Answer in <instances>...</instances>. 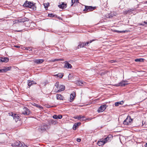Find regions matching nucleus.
Returning <instances> with one entry per match:
<instances>
[{
    "instance_id": "nucleus-1",
    "label": "nucleus",
    "mask_w": 147,
    "mask_h": 147,
    "mask_svg": "<svg viewBox=\"0 0 147 147\" xmlns=\"http://www.w3.org/2000/svg\"><path fill=\"white\" fill-rule=\"evenodd\" d=\"M23 6L24 7L30 8L32 10H35L36 9L35 3H34L33 2L26 1L23 5Z\"/></svg>"
},
{
    "instance_id": "nucleus-2",
    "label": "nucleus",
    "mask_w": 147,
    "mask_h": 147,
    "mask_svg": "<svg viewBox=\"0 0 147 147\" xmlns=\"http://www.w3.org/2000/svg\"><path fill=\"white\" fill-rule=\"evenodd\" d=\"M50 128L48 125L45 123H43L38 127V131L41 132L45 131L46 129H49Z\"/></svg>"
},
{
    "instance_id": "nucleus-3",
    "label": "nucleus",
    "mask_w": 147,
    "mask_h": 147,
    "mask_svg": "<svg viewBox=\"0 0 147 147\" xmlns=\"http://www.w3.org/2000/svg\"><path fill=\"white\" fill-rule=\"evenodd\" d=\"M11 146L13 147L18 146L19 147H27V146L25 145L23 143H21L20 142H16L12 143L11 145Z\"/></svg>"
},
{
    "instance_id": "nucleus-4",
    "label": "nucleus",
    "mask_w": 147,
    "mask_h": 147,
    "mask_svg": "<svg viewBox=\"0 0 147 147\" xmlns=\"http://www.w3.org/2000/svg\"><path fill=\"white\" fill-rule=\"evenodd\" d=\"M132 119H131L130 116H127L126 119L124 121L123 124L125 125H130L132 123Z\"/></svg>"
},
{
    "instance_id": "nucleus-5",
    "label": "nucleus",
    "mask_w": 147,
    "mask_h": 147,
    "mask_svg": "<svg viewBox=\"0 0 147 147\" xmlns=\"http://www.w3.org/2000/svg\"><path fill=\"white\" fill-rule=\"evenodd\" d=\"M85 8L83 10L87 12L92 11L95 8V7H93L91 6H85Z\"/></svg>"
},
{
    "instance_id": "nucleus-6",
    "label": "nucleus",
    "mask_w": 147,
    "mask_h": 147,
    "mask_svg": "<svg viewBox=\"0 0 147 147\" xmlns=\"http://www.w3.org/2000/svg\"><path fill=\"white\" fill-rule=\"evenodd\" d=\"M22 113L25 115H28L30 113V111L28 108L26 107H24Z\"/></svg>"
},
{
    "instance_id": "nucleus-7",
    "label": "nucleus",
    "mask_w": 147,
    "mask_h": 147,
    "mask_svg": "<svg viewBox=\"0 0 147 147\" xmlns=\"http://www.w3.org/2000/svg\"><path fill=\"white\" fill-rule=\"evenodd\" d=\"M107 106L106 105H101L98 108L97 111L98 113L102 112L104 111L106 108Z\"/></svg>"
},
{
    "instance_id": "nucleus-8",
    "label": "nucleus",
    "mask_w": 147,
    "mask_h": 147,
    "mask_svg": "<svg viewBox=\"0 0 147 147\" xmlns=\"http://www.w3.org/2000/svg\"><path fill=\"white\" fill-rule=\"evenodd\" d=\"M9 60L8 58L5 57H0V62L6 63Z\"/></svg>"
},
{
    "instance_id": "nucleus-9",
    "label": "nucleus",
    "mask_w": 147,
    "mask_h": 147,
    "mask_svg": "<svg viewBox=\"0 0 147 147\" xmlns=\"http://www.w3.org/2000/svg\"><path fill=\"white\" fill-rule=\"evenodd\" d=\"M11 68L10 67H6L4 68V69H0V72H6L7 71L9 70Z\"/></svg>"
},
{
    "instance_id": "nucleus-10",
    "label": "nucleus",
    "mask_w": 147,
    "mask_h": 147,
    "mask_svg": "<svg viewBox=\"0 0 147 147\" xmlns=\"http://www.w3.org/2000/svg\"><path fill=\"white\" fill-rule=\"evenodd\" d=\"M105 144V142L103 139H101L97 142V144L99 146H102Z\"/></svg>"
},
{
    "instance_id": "nucleus-11",
    "label": "nucleus",
    "mask_w": 147,
    "mask_h": 147,
    "mask_svg": "<svg viewBox=\"0 0 147 147\" xmlns=\"http://www.w3.org/2000/svg\"><path fill=\"white\" fill-rule=\"evenodd\" d=\"M76 93L73 92L71 94L70 96V102H72L73 100L74 97L76 96Z\"/></svg>"
},
{
    "instance_id": "nucleus-12",
    "label": "nucleus",
    "mask_w": 147,
    "mask_h": 147,
    "mask_svg": "<svg viewBox=\"0 0 147 147\" xmlns=\"http://www.w3.org/2000/svg\"><path fill=\"white\" fill-rule=\"evenodd\" d=\"M112 138V136L111 135H109L106 138L103 139L104 141V142H105V143H106L107 142H108L109 140H110V138Z\"/></svg>"
},
{
    "instance_id": "nucleus-13",
    "label": "nucleus",
    "mask_w": 147,
    "mask_h": 147,
    "mask_svg": "<svg viewBox=\"0 0 147 147\" xmlns=\"http://www.w3.org/2000/svg\"><path fill=\"white\" fill-rule=\"evenodd\" d=\"M28 85L30 87L34 84H36V83L33 80H28L27 81Z\"/></svg>"
},
{
    "instance_id": "nucleus-14",
    "label": "nucleus",
    "mask_w": 147,
    "mask_h": 147,
    "mask_svg": "<svg viewBox=\"0 0 147 147\" xmlns=\"http://www.w3.org/2000/svg\"><path fill=\"white\" fill-rule=\"evenodd\" d=\"M13 117L16 122L20 120V117L18 115L15 114Z\"/></svg>"
},
{
    "instance_id": "nucleus-15",
    "label": "nucleus",
    "mask_w": 147,
    "mask_h": 147,
    "mask_svg": "<svg viewBox=\"0 0 147 147\" xmlns=\"http://www.w3.org/2000/svg\"><path fill=\"white\" fill-rule=\"evenodd\" d=\"M125 81H122L118 84H116L115 85L116 86H124L125 85L127 84L125 83Z\"/></svg>"
},
{
    "instance_id": "nucleus-16",
    "label": "nucleus",
    "mask_w": 147,
    "mask_h": 147,
    "mask_svg": "<svg viewBox=\"0 0 147 147\" xmlns=\"http://www.w3.org/2000/svg\"><path fill=\"white\" fill-rule=\"evenodd\" d=\"M85 83L86 82H83L80 80L77 81L76 82V84L77 85L79 86H83V85H84Z\"/></svg>"
},
{
    "instance_id": "nucleus-17",
    "label": "nucleus",
    "mask_w": 147,
    "mask_h": 147,
    "mask_svg": "<svg viewBox=\"0 0 147 147\" xmlns=\"http://www.w3.org/2000/svg\"><path fill=\"white\" fill-rule=\"evenodd\" d=\"M64 67L65 68H71L72 67V66L71 64H69L67 61L65 64Z\"/></svg>"
},
{
    "instance_id": "nucleus-18",
    "label": "nucleus",
    "mask_w": 147,
    "mask_h": 147,
    "mask_svg": "<svg viewBox=\"0 0 147 147\" xmlns=\"http://www.w3.org/2000/svg\"><path fill=\"white\" fill-rule=\"evenodd\" d=\"M65 86L63 85H61L58 88L59 90L57 91V92H60L64 90L65 89Z\"/></svg>"
},
{
    "instance_id": "nucleus-19",
    "label": "nucleus",
    "mask_w": 147,
    "mask_h": 147,
    "mask_svg": "<svg viewBox=\"0 0 147 147\" xmlns=\"http://www.w3.org/2000/svg\"><path fill=\"white\" fill-rule=\"evenodd\" d=\"M44 61V60L43 59H35L34 61L35 63L38 64L41 63Z\"/></svg>"
},
{
    "instance_id": "nucleus-20",
    "label": "nucleus",
    "mask_w": 147,
    "mask_h": 147,
    "mask_svg": "<svg viewBox=\"0 0 147 147\" xmlns=\"http://www.w3.org/2000/svg\"><path fill=\"white\" fill-rule=\"evenodd\" d=\"M86 46L85 42H80L79 43V44L78 46V48L79 49L81 47H83Z\"/></svg>"
},
{
    "instance_id": "nucleus-21",
    "label": "nucleus",
    "mask_w": 147,
    "mask_h": 147,
    "mask_svg": "<svg viewBox=\"0 0 147 147\" xmlns=\"http://www.w3.org/2000/svg\"><path fill=\"white\" fill-rule=\"evenodd\" d=\"M58 6L59 8L63 9L67 7V4L62 3L61 5H59Z\"/></svg>"
},
{
    "instance_id": "nucleus-22",
    "label": "nucleus",
    "mask_w": 147,
    "mask_h": 147,
    "mask_svg": "<svg viewBox=\"0 0 147 147\" xmlns=\"http://www.w3.org/2000/svg\"><path fill=\"white\" fill-rule=\"evenodd\" d=\"M56 98L58 100H63V96L59 94H57L56 95Z\"/></svg>"
},
{
    "instance_id": "nucleus-23",
    "label": "nucleus",
    "mask_w": 147,
    "mask_h": 147,
    "mask_svg": "<svg viewBox=\"0 0 147 147\" xmlns=\"http://www.w3.org/2000/svg\"><path fill=\"white\" fill-rule=\"evenodd\" d=\"M123 101H121L120 102H116L115 104V105L116 106H118L119 105H122L123 103Z\"/></svg>"
},
{
    "instance_id": "nucleus-24",
    "label": "nucleus",
    "mask_w": 147,
    "mask_h": 147,
    "mask_svg": "<svg viewBox=\"0 0 147 147\" xmlns=\"http://www.w3.org/2000/svg\"><path fill=\"white\" fill-rule=\"evenodd\" d=\"M80 123H77L75 124L73 127V129L74 130H76L77 128V127L79 125H80Z\"/></svg>"
},
{
    "instance_id": "nucleus-25",
    "label": "nucleus",
    "mask_w": 147,
    "mask_h": 147,
    "mask_svg": "<svg viewBox=\"0 0 147 147\" xmlns=\"http://www.w3.org/2000/svg\"><path fill=\"white\" fill-rule=\"evenodd\" d=\"M75 119H77L78 120H80L81 119L84 118V116L82 115H79L76 116L75 117H74Z\"/></svg>"
},
{
    "instance_id": "nucleus-26",
    "label": "nucleus",
    "mask_w": 147,
    "mask_h": 147,
    "mask_svg": "<svg viewBox=\"0 0 147 147\" xmlns=\"http://www.w3.org/2000/svg\"><path fill=\"white\" fill-rule=\"evenodd\" d=\"M72 4L71 5V6H72L74 4L76 3H79V0H72L71 2Z\"/></svg>"
},
{
    "instance_id": "nucleus-27",
    "label": "nucleus",
    "mask_w": 147,
    "mask_h": 147,
    "mask_svg": "<svg viewBox=\"0 0 147 147\" xmlns=\"http://www.w3.org/2000/svg\"><path fill=\"white\" fill-rule=\"evenodd\" d=\"M144 59L142 58L136 59H135V61L136 62H143Z\"/></svg>"
},
{
    "instance_id": "nucleus-28",
    "label": "nucleus",
    "mask_w": 147,
    "mask_h": 147,
    "mask_svg": "<svg viewBox=\"0 0 147 147\" xmlns=\"http://www.w3.org/2000/svg\"><path fill=\"white\" fill-rule=\"evenodd\" d=\"M33 105L34 106H35L38 108H39L40 109H42L43 107H42L40 105H39L38 104H36L35 103H34V104H33Z\"/></svg>"
},
{
    "instance_id": "nucleus-29",
    "label": "nucleus",
    "mask_w": 147,
    "mask_h": 147,
    "mask_svg": "<svg viewBox=\"0 0 147 147\" xmlns=\"http://www.w3.org/2000/svg\"><path fill=\"white\" fill-rule=\"evenodd\" d=\"M49 4L48 2L46 3H44L43 4L44 7L45 9L48 8L49 6Z\"/></svg>"
},
{
    "instance_id": "nucleus-30",
    "label": "nucleus",
    "mask_w": 147,
    "mask_h": 147,
    "mask_svg": "<svg viewBox=\"0 0 147 147\" xmlns=\"http://www.w3.org/2000/svg\"><path fill=\"white\" fill-rule=\"evenodd\" d=\"M94 40H90L89 41L87 42H85V44H86V46H89V43H91L92 41H94Z\"/></svg>"
},
{
    "instance_id": "nucleus-31",
    "label": "nucleus",
    "mask_w": 147,
    "mask_h": 147,
    "mask_svg": "<svg viewBox=\"0 0 147 147\" xmlns=\"http://www.w3.org/2000/svg\"><path fill=\"white\" fill-rule=\"evenodd\" d=\"M48 16L50 17H56L57 16L56 15H54L52 13L49 14Z\"/></svg>"
},
{
    "instance_id": "nucleus-32",
    "label": "nucleus",
    "mask_w": 147,
    "mask_h": 147,
    "mask_svg": "<svg viewBox=\"0 0 147 147\" xmlns=\"http://www.w3.org/2000/svg\"><path fill=\"white\" fill-rule=\"evenodd\" d=\"M57 75H58V77H59L60 78H62L63 76V74L62 73H59L57 74Z\"/></svg>"
},
{
    "instance_id": "nucleus-33",
    "label": "nucleus",
    "mask_w": 147,
    "mask_h": 147,
    "mask_svg": "<svg viewBox=\"0 0 147 147\" xmlns=\"http://www.w3.org/2000/svg\"><path fill=\"white\" fill-rule=\"evenodd\" d=\"M73 76L72 74H69L68 76V79L71 80Z\"/></svg>"
},
{
    "instance_id": "nucleus-34",
    "label": "nucleus",
    "mask_w": 147,
    "mask_h": 147,
    "mask_svg": "<svg viewBox=\"0 0 147 147\" xmlns=\"http://www.w3.org/2000/svg\"><path fill=\"white\" fill-rule=\"evenodd\" d=\"M126 30L120 31L119 30H115V32H117V33H121V32L125 33L126 32Z\"/></svg>"
},
{
    "instance_id": "nucleus-35",
    "label": "nucleus",
    "mask_w": 147,
    "mask_h": 147,
    "mask_svg": "<svg viewBox=\"0 0 147 147\" xmlns=\"http://www.w3.org/2000/svg\"><path fill=\"white\" fill-rule=\"evenodd\" d=\"M59 82H57L55 84V86L57 88H58L59 86Z\"/></svg>"
},
{
    "instance_id": "nucleus-36",
    "label": "nucleus",
    "mask_w": 147,
    "mask_h": 147,
    "mask_svg": "<svg viewBox=\"0 0 147 147\" xmlns=\"http://www.w3.org/2000/svg\"><path fill=\"white\" fill-rule=\"evenodd\" d=\"M56 123V121H55L54 120H51V121L50 122V124H55Z\"/></svg>"
},
{
    "instance_id": "nucleus-37",
    "label": "nucleus",
    "mask_w": 147,
    "mask_h": 147,
    "mask_svg": "<svg viewBox=\"0 0 147 147\" xmlns=\"http://www.w3.org/2000/svg\"><path fill=\"white\" fill-rule=\"evenodd\" d=\"M62 116L61 115H57V119H61L62 118Z\"/></svg>"
},
{
    "instance_id": "nucleus-38",
    "label": "nucleus",
    "mask_w": 147,
    "mask_h": 147,
    "mask_svg": "<svg viewBox=\"0 0 147 147\" xmlns=\"http://www.w3.org/2000/svg\"><path fill=\"white\" fill-rule=\"evenodd\" d=\"M57 115H55L53 117V118L56 119H57Z\"/></svg>"
},
{
    "instance_id": "nucleus-39",
    "label": "nucleus",
    "mask_w": 147,
    "mask_h": 147,
    "mask_svg": "<svg viewBox=\"0 0 147 147\" xmlns=\"http://www.w3.org/2000/svg\"><path fill=\"white\" fill-rule=\"evenodd\" d=\"M143 23L144 24L142 23L141 24H140L141 25H143V26L145 24H147V22H146L144 21V22Z\"/></svg>"
},
{
    "instance_id": "nucleus-40",
    "label": "nucleus",
    "mask_w": 147,
    "mask_h": 147,
    "mask_svg": "<svg viewBox=\"0 0 147 147\" xmlns=\"http://www.w3.org/2000/svg\"><path fill=\"white\" fill-rule=\"evenodd\" d=\"M63 59H56V61H63Z\"/></svg>"
},
{
    "instance_id": "nucleus-41",
    "label": "nucleus",
    "mask_w": 147,
    "mask_h": 147,
    "mask_svg": "<svg viewBox=\"0 0 147 147\" xmlns=\"http://www.w3.org/2000/svg\"><path fill=\"white\" fill-rule=\"evenodd\" d=\"M77 141L78 142H80L81 141V139L79 138H77Z\"/></svg>"
},
{
    "instance_id": "nucleus-42",
    "label": "nucleus",
    "mask_w": 147,
    "mask_h": 147,
    "mask_svg": "<svg viewBox=\"0 0 147 147\" xmlns=\"http://www.w3.org/2000/svg\"><path fill=\"white\" fill-rule=\"evenodd\" d=\"M115 61H114V60H111L110 61V62L111 63H114L115 62Z\"/></svg>"
},
{
    "instance_id": "nucleus-43",
    "label": "nucleus",
    "mask_w": 147,
    "mask_h": 147,
    "mask_svg": "<svg viewBox=\"0 0 147 147\" xmlns=\"http://www.w3.org/2000/svg\"><path fill=\"white\" fill-rule=\"evenodd\" d=\"M21 20L20 21V22H24V20L23 19H20Z\"/></svg>"
},
{
    "instance_id": "nucleus-44",
    "label": "nucleus",
    "mask_w": 147,
    "mask_h": 147,
    "mask_svg": "<svg viewBox=\"0 0 147 147\" xmlns=\"http://www.w3.org/2000/svg\"><path fill=\"white\" fill-rule=\"evenodd\" d=\"M14 47L17 48H19L20 47V46L18 45H16Z\"/></svg>"
},
{
    "instance_id": "nucleus-45",
    "label": "nucleus",
    "mask_w": 147,
    "mask_h": 147,
    "mask_svg": "<svg viewBox=\"0 0 147 147\" xmlns=\"http://www.w3.org/2000/svg\"><path fill=\"white\" fill-rule=\"evenodd\" d=\"M56 61V59H54V60H53V61H52L53 62H55V61Z\"/></svg>"
},
{
    "instance_id": "nucleus-46",
    "label": "nucleus",
    "mask_w": 147,
    "mask_h": 147,
    "mask_svg": "<svg viewBox=\"0 0 147 147\" xmlns=\"http://www.w3.org/2000/svg\"><path fill=\"white\" fill-rule=\"evenodd\" d=\"M145 147H147V143L144 145Z\"/></svg>"
},
{
    "instance_id": "nucleus-47",
    "label": "nucleus",
    "mask_w": 147,
    "mask_h": 147,
    "mask_svg": "<svg viewBox=\"0 0 147 147\" xmlns=\"http://www.w3.org/2000/svg\"><path fill=\"white\" fill-rule=\"evenodd\" d=\"M33 49V48H31L30 49V50H29L32 51Z\"/></svg>"
},
{
    "instance_id": "nucleus-48",
    "label": "nucleus",
    "mask_w": 147,
    "mask_h": 147,
    "mask_svg": "<svg viewBox=\"0 0 147 147\" xmlns=\"http://www.w3.org/2000/svg\"><path fill=\"white\" fill-rule=\"evenodd\" d=\"M30 48V47H27L26 48L27 50H28Z\"/></svg>"
},
{
    "instance_id": "nucleus-49",
    "label": "nucleus",
    "mask_w": 147,
    "mask_h": 147,
    "mask_svg": "<svg viewBox=\"0 0 147 147\" xmlns=\"http://www.w3.org/2000/svg\"><path fill=\"white\" fill-rule=\"evenodd\" d=\"M91 119L88 118V120H90Z\"/></svg>"
},
{
    "instance_id": "nucleus-50",
    "label": "nucleus",
    "mask_w": 147,
    "mask_h": 147,
    "mask_svg": "<svg viewBox=\"0 0 147 147\" xmlns=\"http://www.w3.org/2000/svg\"><path fill=\"white\" fill-rule=\"evenodd\" d=\"M144 3L145 4V3H147L146 2V1Z\"/></svg>"
},
{
    "instance_id": "nucleus-51",
    "label": "nucleus",
    "mask_w": 147,
    "mask_h": 147,
    "mask_svg": "<svg viewBox=\"0 0 147 147\" xmlns=\"http://www.w3.org/2000/svg\"><path fill=\"white\" fill-rule=\"evenodd\" d=\"M88 120V119L87 118V119H86V120Z\"/></svg>"
},
{
    "instance_id": "nucleus-52",
    "label": "nucleus",
    "mask_w": 147,
    "mask_h": 147,
    "mask_svg": "<svg viewBox=\"0 0 147 147\" xmlns=\"http://www.w3.org/2000/svg\"><path fill=\"white\" fill-rule=\"evenodd\" d=\"M56 76H57L58 77V75H57V74L55 75Z\"/></svg>"
},
{
    "instance_id": "nucleus-53",
    "label": "nucleus",
    "mask_w": 147,
    "mask_h": 147,
    "mask_svg": "<svg viewBox=\"0 0 147 147\" xmlns=\"http://www.w3.org/2000/svg\"><path fill=\"white\" fill-rule=\"evenodd\" d=\"M18 31V32H20V31Z\"/></svg>"
},
{
    "instance_id": "nucleus-54",
    "label": "nucleus",
    "mask_w": 147,
    "mask_h": 147,
    "mask_svg": "<svg viewBox=\"0 0 147 147\" xmlns=\"http://www.w3.org/2000/svg\"><path fill=\"white\" fill-rule=\"evenodd\" d=\"M146 2L147 3V1H146Z\"/></svg>"
}]
</instances>
